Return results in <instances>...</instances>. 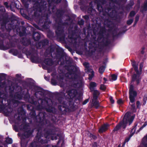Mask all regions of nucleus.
<instances>
[{
  "instance_id": "nucleus-1",
  "label": "nucleus",
  "mask_w": 147,
  "mask_h": 147,
  "mask_svg": "<svg viewBox=\"0 0 147 147\" xmlns=\"http://www.w3.org/2000/svg\"><path fill=\"white\" fill-rule=\"evenodd\" d=\"M134 114H132L130 112L126 113L123 118V121L121 122L120 123L117 125L113 130V131H117L121 127L125 128L127 124L130 125L132 122L135 117Z\"/></svg>"
},
{
  "instance_id": "nucleus-2",
  "label": "nucleus",
  "mask_w": 147,
  "mask_h": 147,
  "mask_svg": "<svg viewBox=\"0 0 147 147\" xmlns=\"http://www.w3.org/2000/svg\"><path fill=\"white\" fill-rule=\"evenodd\" d=\"M132 65L134 69L136 71L137 74H134L133 76V80H136L138 84L139 83L140 80L139 78L140 74L138 73V65L135 61L133 62L132 63Z\"/></svg>"
},
{
  "instance_id": "nucleus-3",
  "label": "nucleus",
  "mask_w": 147,
  "mask_h": 147,
  "mask_svg": "<svg viewBox=\"0 0 147 147\" xmlns=\"http://www.w3.org/2000/svg\"><path fill=\"white\" fill-rule=\"evenodd\" d=\"M129 94L130 101L131 102H133L134 101L135 98L137 95V93L134 90V86L132 85L130 86Z\"/></svg>"
},
{
  "instance_id": "nucleus-4",
  "label": "nucleus",
  "mask_w": 147,
  "mask_h": 147,
  "mask_svg": "<svg viewBox=\"0 0 147 147\" xmlns=\"http://www.w3.org/2000/svg\"><path fill=\"white\" fill-rule=\"evenodd\" d=\"M109 126V125L108 124L104 125L99 129V132L101 133L105 132L108 129Z\"/></svg>"
},
{
  "instance_id": "nucleus-5",
  "label": "nucleus",
  "mask_w": 147,
  "mask_h": 147,
  "mask_svg": "<svg viewBox=\"0 0 147 147\" xmlns=\"http://www.w3.org/2000/svg\"><path fill=\"white\" fill-rule=\"evenodd\" d=\"M68 94L70 98H72L75 96L76 91L75 90H72L69 91Z\"/></svg>"
},
{
  "instance_id": "nucleus-6",
  "label": "nucleus",
  "mask_w": 147,
  "mask_h": 147,
  "mask_svg": "<svg viewBox=\"0 0 147 147\" xmlns=\"http://www.w3.org/2000/svg\"><path fill=\"white\" fill-rule=\"evenodd\" d=\"M96 86V84L94 82H91L90 84V88L91 91L94 90V88Z\"/></svg>"
},
{
  "instance_id": "nucleus-7",
  "label": "nucleus",
  "mask_w": 147,
  "mask_h": 147,
  "mask_svg": "<svg viewBox=\"0 0 147 147\" xmlns=\"http://www.w3.org/2000/svg\"><path fill=\"white\" fill-rule=\"evenodd\" d=\"M93 91V98L95 100H96L97 97V96L99 95V92L97 90H94Z\"/></svg>"
},
{
  "instance_id": "nucleus-8",
  "label": "nucleus",
  "mask_w": 147,
  "mask_h": 147,
  "mask_svg": "<svg viewBox=\"0 0 147 147\" xmlns=\"http://www.w3.org/2000/svg\"><path fill=\"white\" fill-rule=\"evenodd\" d=\"M94 76V72L92 69L90 70V72H89V79L91 80Z\"/></svg>"
},
{
  "instance_id": "nucleus-9",
  "label": "nucleus",
  "mask_w": 147,
  "mask_h": 147,
  "mask_svg": "<svg viewBox=\"0 0 147 147\" xmlns=\"http://www.w3.org/2000/svg\"><path fill=\"white\" fill-rule=\"evenodd\" d=\"M78 85H77V86L78 88H80L82 87L83 85V84L79 76H78Z\"/></svg>"
},
{
  "instance_id": "nucleus-10",
  "label": "nucleus",
  "mask_w": 147,
  "mask_h": 147,
  "mask_svg": "<svg viewBox=\"0 0 147 147\" xmlns=\"http://www.w3.org/2000/svg\"><path fill=\"white\" fill-rule=\"evenodd\" d=\"M96 100H95L93 98L92 102V103L93 105L96 108H98L99 106V103L98 102L96 101Z\"/></svg>"
},
{
  "instance_id": "nucleus-11",
  "label": "nucleus",
  "mask_w": 147,
  "mask_h": 147,
  "mask_svg": "<svg viewBox=\"0 0 147 147\" xmlns=\"http://www.w3.org/2000/svg\"><path fill=\"white\" fill-rule=\"evenodd\" d=\"M5 141L8 144H11L12 142V140L9 138H6Z\"/></svg>"
},
{
  "instance_id": "nucleus-12",
  "label": "nucleus",
  "mask_w": 147,
  "mask_h": 147,
  "mask_svg": "<svg viewBox=\"0 0 147 147\" xmlns=\"http://www.w3.org/2000/svg\"><path fill=\"white\" fill-rule=\"evenodd\" d=\"M105 67L103 66L100 67L99 69V72L100 73L102 74L105 71Z\"/></svg>"
},
{
  "instance_id": "nucleus-13",
  "label": "nucleus",
  "mask_w": 147,
  "mask_h": 147,
  "mask_svg": "<svg viewBox=\"0 0 147 147\" xmlns=\"http://www.w3.org/2000/svg\"><path fill=\"white\" fill-rule=\"evenodd\" d=\"M83 65L87 69H88L89 67V64L88 63L86 62L84 63H83Z\"/></svg>"
},
{
  "instance_id": "nucleus-14",
  "label": "nucleus",
  "mask_w": 147,
  "mask_h": 147,
  "mask_svg": "<svg viewBox=\"0 0 147 147\" xmlns=\"http://www.w3.org/2000/svg\"><path fill=\"white\" fill-rule=\"evenodd\" d=\"M117 76L114 74H113L111 76V79L113 81H115L117 79Z\"/></svg>"
},
{
  "instance_id": "nucleus-15",
  "label": "nucleus",
  "mask_w": 147,
  "mask_h": 147,
  "mask_svg": "<svg viewBox=\"0 0 147 147\" xmlns=\"http://www.w3.org/2000/svg\"><path fill=\"white\" fill-rule=\"evenodd\" d=\"M51 62V61L50 59H47L45 61V62L47 65H50V62Z\"/></svg>"
},
{
  "instance_id": "nucleus-16",
  "label": "nucleus",
  "mask_w": 147,
  "mask_h": 147,
  "mask_svg": "<svg viewBox=\"0 0 147 147\" xmlns=\"http://www.w3.org/2000/svg\"><path fill=\"white\" fill-rule=\"evenodd\" d=\"M143 9L144 10H146L147 9V1H146L144 3Z\"/></svg>"
},
{
  "instance_id": "nucleus-17",
  "label": "nucleus",
  "mask_w": 147,
  "mask_h": 147,
  "mask_svg": "<svg viewBox=\"0 0 147 147\" xmlns=\"http://www.w3.org/2000/svg\"><path fill=\"white\" fill-rule=\"evenodd\" d=\"M106 88V86L103 84H101L100 87V89L102 90H104Z\"/></svg>"
},
{
  "instance_id": "nucleus-18",
  "label": "nucleus",
  "mask_w": 147,
  "mask_h": 147,
  "mask_svg": "<svg viewBox=\"0 0 147 147\" xmlns=\"http://www.w3.org/2000/svg\"><path fill=\"white\" fill-rule=\"evenodd\" d=\"M117 103L119 104H121L123 103V101L121 99H119L117 100Z\"/></svg>"
},
{
  "instance_id": "nucleus-19",
  "label": "nucleus",
  "mask_w": 147,
  "mask_h": 147,
  "mask_svg": "<svg viewBox=\"0 0 147 147\" xmlns=\"http://www.w3.org/2000/svg\"><path fill=\"white\" fill-rule=\"evenodd\" d=\"M133 20L132 19H130L128 20L127 22V24L129 25H130L133 22Z\"/></svg>"
},
{
  "instance_id": "nucleus-20",
  "label": "nucleus",
  "mask_w": 147,
  "mask_h": 147,
  "mask_svg": "<svg viewBox=\"0 0 147 147\" xmlns=\"http://www.w3.org/2000/svg\"><path fill=\"white\" fill-rule=\"evenodd\" d=\"M109 99L111 103L113 104L114 103V101L112 97H110L109 98Z\"/></svg>"
},
{
  "instance_id": "nucleus-21",
  "label": "nucleus",
  "mask_w": 147,
  "mask_h": 147,
  "mask_svg": "<svg viewBox=\"0 0 147 147\" xmlns=\"http://www.w3.org/2000/svg\"><path fill=\"white\" fill-rule=\"evenodd\" d=\"M135 14V13L134 11H132L130 13V16L131 17L134 16Z\"/></svg>"
},
{
  "instance_id": "nucleus-22",
  "label": "nucleus",
  "mask_w": 147,
  "mask_h": 147,
  "mask_svg": "<svg viewBox=\"0 0 147 147\" xmlns=\"http://www.w3.org/2000/svg\"><path fill=\"white\" fill-rule=\"evenodd\" d=\"M139 19V16H137L136 17L135 22L136 23Z\"/></svg>"
},
{
  "instance_id": "nucleus-23",
  "label": "nucleus",
  "mask_w": 147,
  "mask_h": 147,
  "mask_svg": "<svg viewBox=\"0 0 147 147\" xmlns=\"http://www.w3.org/2000/svg\"><path fill=\"white\" fill-rule=\"evenodd\" d=\"M147 125V122H145L144 124L143 125V126H142V127H141L140 129H142V128H143V127H145L146 125Z\"/></svg>"
},
{
  "instance_id": "nucleus-24",
  "label": "nucleus",
  "mask_w": 147,
  "mask_h": 147,
  "mask_svg": "<svg viewBox=\"0 0 147 147\" xmlns=\"http://www.w3.org/2000/svg\"><path fill=\"white\" fill-rule=\"evenodd\" d=\"M90 137L92 138V139H96V137L95 136L92 134H91Z\"/></svg>"
},
{
  "instance_id": "nucleus-25",
  "label": "nucleus",
  "mask_w": 147,
  "mask_h": 147,
  "mask_svg": "<svg viewBox=\"0 0 147 147\" xmlns=\"http://www.w3.org/2000/svg\"><path fill=\"white\" fill-rule=\"evenodd\" d=\"M136 104L137 105V107L139 108L140 107V102L139 101H137Z\"/></svg>"
},
{
  "instance_id": "nucleus-26",
  "label": "nucleus",
  "mask_w": 147,
  "mask_h": 147,
  "mask_svg": "<svg viewBox=\"0 0 147 147\" xmlns=\"http://www.w3.org/2000/svg\"><path fill=\"white\" fill-rule=\"evenodd\" d=\"M88 100H86L85 101H84L83 102V105H85L86 104V103H87V102H88Z\"/></svg>"
},
{
  "instance_id": "nucleus-27",
  "label": "nucleus",
  "mask_w": 147,
  "mask_h": 147,
  "mask_svg": "<svg viewBox=\"0 0 147 147\" xmlns=\"http://www.w3.org/2000/svg\"><path fill=\"white\" fill-rule=\"evenodd\" d=\"M80 21L81 22V23H80V22H79V23L80 25H82L83 24L84 21L83 20H81Z\"/></svg>"
},
{
  "instance_id": "nucleus-28",
  "label": "nucleus",
  "mask_w": 147,
  "mask_h": 147,
  "mask_svg": "<svg viewBox=\"0 0 147 147\" xmlns=\"http://www.w3.org/2000/svg\"><path fill=\"white\" fill-rule=\"evenodd\" d=\"M55 1L56 2L58 3L60 2L61 0H55Z\"/></svg>"
},
{
  "instance_id": "nucleus-29",
  "label": "nucleus",
  "mask_w": 147,
  "mask_h": 147,
  "mask_svg": "<svg viewBox=\"0 0 147 147\" xmlns=\"http://www.w3.org/2000/svg\"><path fill=\"white\" fill-rule=\"evenodd\" d=\"M93 146L94 147H96L97 146V144L96 143H95L93 145Z\"/></svg>"
},
{
  "instance_id": "nucleus-30",
  "label": "nucleus",
  "mask_w": 147,
  "mask_h": 147,
  "mask_svg": "<svg viewBox=\"0 0 147 147\" xmlns=\"http://www.w3.org/2000/svg\"><path fill=\"white\" fill-rule=\"evenodd\" d=\"M131 107L133 109H134L135 108V106L134 105H131Z\"/></svg>"
},
{
  "instance_id": "nucleus-31",
  "label": "nucleus",
  "mask_w": 147,
  "mask_h": 147,
  "mask_svg": "<svg viewBox=\"0 0 147 147\" xmlns=\"http://www.w3.org/2000/svg\"><path fill=\"white\" fill-rule=\"evenodd\" d=\"M71 76H72V74H69V78H70Z\"/></svg>"
},
{
  "instance_id": "nucleus-32",
  "label": "nucleus",
  "mask_w": 147,
  "mask_h": 147,
  "mask_svg": "<svg viewBox=\"0 0 147 147\" xmlns=\"http://www.w3.org/2000/svg\"><path fill=\"white\" fill-rule=\"evenodd\" d=\"M16 76L17 77L19 78V77H20V75L17 74L16 75Z\"/></svg>"
},
{
  "instance_id": "nucleus-33",
  "label": "nucleus",
  "mask_w": 147,
  "mask_h": 147,
  "mask_svg": "<svg viewBox=\"0 0 147 147\" xmlns=\"http://www.w3.org/2000/svg\"><path fill=\"white\" fill-rule=\"evenodd\" d=\"M103 79H104V80L105 81V82H106L107 81V79L105 78H103Z\"/></svg>"
},
{
  "instance_id": "nucleus-34",
  "label": "nucleus",
  "mask_w": 147,
  "mask_h": 147,
  "mask_svg": "<svg viewBox=\"0 0 147 147\" xmlns=\"http://www.w3.org/2000/svg\"><path fill=\"white\" fill-rule=\"evenodd\" d=\"M45 78L47 80H49L48 78H47V77H45Z\"/></svg>"
},
{
  "instance_id": "nucleus-35",
  "label": "nucleus",
  "mask_w": 147,
  "mask_h": 147,
  "mask_svg": "<svg viewBox=\"0 0 147 147\" xmlns=\"http://www.w3.org/2000/svg\"><path fill=\"white\" fill-rule=\"evenodd\" d=\"M4 4L6 6H7V2H5L4 3Z\"/></svg>"
},
{
  "instance_id": "nucleus-36",
  "label": "nucleus",
  "mask_w": 147,
  "mask_h": 147,
  "mask_svg": "<svg viewBox=\"0 0 147 147\" xmlns=\"http://www.w3.org/2000/svg\"><path fill=\"white\" fill-rule=\"evenodd\" d=\"M118 147H121V145H120V144H119V145L118 146Z\"/></svg>"
},
{
  "instance_id": "nucleus-37",
  "label": "nucleus",
  "mask_w": 147,
  "mask_h": 147,
  "mask_svg": "<svg viewBox=\"0 0 147 147\" xmlns=\"http://www.w3.org/2000/svg\"><path fill=\"white\" fill-rule=\"evenodd\" d=\"M125 143H124V144H123V145L122 146H124V145H125Z\"/></svg>"
},
{
  "instance_id": "nucleus-38",
  "label": "nucleus",
  "mask_w": 147,
  "mask_h": 147,
  "mask_svg": "<svg viewBox=\"0 0 147 147\" xmlns=\"http://www.w3.org/2000/svg\"><path fill=\"white\" fill-rule=\"evenodd\" d=\"M140 68H141V67H142V65L141 64L140 65Z\"/></svg>"
},
{
  "instance_id": "nucleus-39",
  "label": "nucleus",
  "mask_w": 147,
  "mask_h": 147,
  "mask_svg": "<svg viewBox=\"0 0 147 147\" xmlns=\"http://www.w3.org/2000/svg\"><path fill=\"white\" fill-rule=\"evenodd\" d=\"M2 110V109L1 108H0V111H1Z\"/></svg>"
},
{
  "instance_id": "nucleus-40",
  "label": "nucleus",
  "mask_w": 147,
  "mask_h": 147,
  "mask_svg": "<svg viewBox=\"0 0 147 147\" xmlns=\"http://www.w3.org/2000/svg\"><path fill=\"white\" fill-rule=\"evenodd\" d=\"M145 147H147V144H146V145L145 146Z\"/></svg>"
},
{
  "instance_id": "nucleus-41",
  "label": "nucleus",
  "mask_w": 147,
  "mask_h": 147,
  "mask_svg": "<svg viewBox=\"0 0 147 147\" xmlns=\"http://www.w3.org/2000/svg\"><path fill=\"white\" fill-rule=\"evenodd\" d=\"M68 74H67L66 75V76H68Z\"/></svg>"
},
{
  "instance_id": "nucleus-42",
  "label": "nucleus",
  "mask_w": 147,
  "mask_h": 147,
  "mask_svg": "<svg viewBox=\"0 0 147 147\" xmlns=\"http://www.w3.org/2000/svg\"><path fill=\"white\" fill-rule=\"evenodd\" d=\"M2 8H4L3 7H2Z\"/></svg>"
},
{
  "instance_id": "nucleus-43",
  "label": "nucleus",
  "mask_w": 147,
  "mask_h": 147,
  "mask_svg": "<svg viewBox=\"0 0 147 147\" xmlns=\"http://www.w3.org/2000/svg\"><path fill=\"white\" fill-rule=\"evenodd\" d=\"M0 147H2V146H0Z\"/></svg>"
}]
</instances>
